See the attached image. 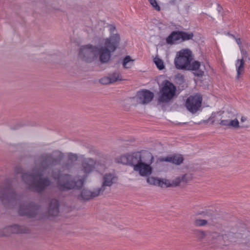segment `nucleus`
Segmentation results:
<instances>
[{
    "mask_svg": "<svg viewBox=\"0 0 250 250\" xmlns=\"http://www.w3.org/2000/svg\"><path fill=\"white\" fill-rule=\"evenodd\" d=\"M181 40L180 38V31H175L171 32V33L167 38L166 42L167 44H172L176 41Z\"/></svg>",
    "mask_w": 250,
    "mask_h": 250,
    "instance_id": "nucleus-19",
    "label": "nucleus"
},
{
    "mask_svg": "<svg viewBox=\"0 0 250 250\" xmlns=\"http://www.w3.org/2000/svg\"><path fill=\"white\" fill-rule=\"evenodd\" d=\"M152 7L157 11H159L161 10L160 6L158 4L156 0H148Z\"/></svg>",
    "mask_w": 250,
    "mask_h": 250,
    "instance_id": "nucleus-31",
    "label": "nucleus"
},
{
    "mask_svg": "<svg viewBox=\"0 0 250 250\" xmlns=\"http://www.w3.org/2000/svg\"><path fill=\"white\" fill-rule=\"evenodd\" d=\"M101 194L98 188L90 190L87 189H83L81 192V197L84 200H89Z\"/></svg>",
    "mask_w": 250,
    "mask_h": 250,
    "instance_id": "nucleus-17",
    "label": "nucleus"
},
{
    "mask_svg": "<svg viewBox=\"0 0 250 250\" xmlns=\"http://www.w3.org/2000/svg\"><path fill=\"white\" fill-rule=\"evenodd\" d=\"M118 180L117 177L113 173L104 174L102 178L101 187L98 188L101 193H103L107 187H111Z\"/></svg>",
    "mask_w": 250,
    "mask_h": 250,
    "instance_id": "nucleus-13",
    "label": "nucleus"
},
{
    "mask_svg": "<svg viewBox=\"0 0 250 250\" xmlns=\"http://www.w3.org/2000/svg\"><path fill=\"white\" fill-rule=\"evenodd\" d=\"M177 78L180 80L181 83H183L184 82V78L183 75L178 76Z\"/></svg>",
    "mask_w": 250,
    "mask_h": 250,
    "instance_id": "nucleus-39",
    "label": "nucleus"
},
{
    "mask_svg": "<svg viewBox=\"0 0 250 250\" xmlns=\"http://www.w3.org/2000/svg\"><path fill=\"white\" fill-rule=\"evenodd\" d=\"M115 29H116V28L115 26L111 25L109 30H110V32L111 35H113V34H114V31L115 30Z\"/></svg>",
    "mask_w": 250,
    "mask_h": 250,
    "instance_id": "nucleus-38",
    "label": "nucleus"
},
{
    "mask_svg": "<svg viewBox=\"0 0 250 250\" xmlns=\"http://www.w3.org/2000/svg\"><path fill=\"white\" fill-rule=\"evenodd\" d=\"M241 53L243 56L242 59L246 58L247 57L248 53L246 51L242 50H241Z\"/></svg>",
    "mask_w": 250,
    "mask_h": 250,
    "instance_id": "nucleus-36",
    "label": "nucleus"
},
{
    "mask_svg": "<svg viewBox=\"0 0 250 250\" xmlns=\"http://www.w3.org/2000/svg\"><path fill=\"white\" fill-rule=\"evenodd\" d=\"M154 62L159 70H163L165 68L163 61L158 57H155L153 60Z\"/></svg>",
    "mask_w": 250,
    "mask_h": 250,
    "instance_id": "nucleus-24",
    "label": "nucleus"
},
{
    "mask_svg": "<svg viewBox=\"0 0 250 250\" xmlns=\"http://www.w3.org/2000/svg\"><path fill=\"white\" fill-rule=\"evenodd\" d=\"M59 213V202L57 199L50 200L48 208L49 215L52 216H57Z\"/></svg>",
    "mask_w": 250,
    "mask_h": 250,
    "instance_id": "nucleus-18",
    "label": "nucleus"
},
{
    "mask_svg": "<svg viewBox=\"0 0 250 250\" xmlns=\"http://www.w3.org/2000/svg\"><path fill=\"white\" fill-rule=\"evenodd\" d=\"M96 161L91 158H83L81 161L82 170L85 174L91 173L95 168Z\"/></svg>",
    "mask_w": 250,
    "mask_h": 250,
    "instance_id": "nucleus-15",
    "label": "nucleus"
},
{
    "mask_svg": "<svg viewBox=\"0 0 250 250\" xmlns=\"http://www.w3.org/2000/svg\"><path fill=\"white\" fill-rule=\"evenodd\" d=\"M173 187H176L180 185V183H183L181 176L176 177L174 180H172Z\"/></svg>",
    "mask_w": 250,
    "mask_h": 250,
    "instance_id": "nucleus-33",
    "label": "nucleus"
},
{
    "mask_svg": "<svg viewBox=\"0 0 250 250\" xmlns=\"http://www.w3.org/2000/svg\"><path fill=\"white\" fill-rule=\"evenodd\" d=\"M236 41L238 44L240 45L241 44V42L240 39H236Z\"/></svg>",
    "mask_w": 250,
    "mask_h": 250,
    "instance_id": "nucleus-41",
    "label": "nucleus"
},
{
    "mask_svg": "<svg viewBox=\"0 0 250 250\" xmlns=\"http://www.w3.org/2000/svg\"><path fill=\"white\" fill-rule=\"evenodd\" d=\"M79 56L84 61L90 62L95 59L100 60V49L98 46L90 44L82 46L79 50Z\"/></svg>",
    "mask_w": 250,
    "mask_h": 250,
    "instance_id": "nucleus-6",
    "label": "nucleus"
},
{
    "mask_svg": "<svg viewBox=\"0 0 250 250\" xmlns=\"http://www.w3.org/2000/svg\"><path fill=\"white\" fill-rule=\"evenodd\" d=\"M63 157V154L57 150L50 153H43L36 160L35 167L31 173H23L20 167H16L15 171L17 174H21L22 181L30 189L41 192L51 183L48 177H42L44 171L60 164Z\"/></svg>",
    "mask_w": 250,
    "mask_h": 250,
    "instance_id": "nucleus-1",
    "label": "nucleus"
},
{
    "mask_svg": "<svg viewBox=\"0 0 250 250\" xmlns=\"http://www.w3.org/2000/svg\"><path fill=\"white\" fill-rule=\"evenodd\" d=\"M196 76L198 77H201L204 74V72L203 71H198L197 72L194 73Z\"/></svg>",
    "mask_w": 250,
    "mask_h": 250,
    "instance_id": "nucleus-37",
    "label": "nucleus"
},
{
    "mask_svg": "<svg viewBox=\"0 0 250 250\" xmlns=\"http://www.w3.org/2000/svg\"><path fill=\"white\" fill-rule=\"evenodd\" d=\"M200 214L206 218L209 225H215L218 223L217 214L214 210L207 209L203 211Z\"/></svg>",
    "mask_w": 250,
    "mask_h": 250,
    "instance_id": "nucleus-16",
    "label": "nucleus"
},
{
    "mask_svg": "<svg viewBox=\"0 0 250 250\" xmlns=\"http://www.w3.org/2000/svg\"><path fill=\"white\" fill-rule=\"evenodd\" d=\"M29 228L24 225H13L8 226L0 230V237L8 235L10 233H28Z\"/></svg>",
    "mask_w": 250,
    "mask_h": 250,
    "instance_id": "nucleus-11",
    "label": "nucleus"
},
{
    "mask_svg": "<svg viewBox=\"0 0 250 250\" xmlns=\"http://www.w3.org/2000/svg\"><path fill=\"white\" fill-rule=\"evenodd\" d=\"M202 98L200 95L190 96L186 100L185 106L187 109L192 113H195L200 108Z\"/></svg>",
    "mask_w": 250,
    "mask_h": 250,
    "instance_id": "nucleus-10",
    "label": "nucleus"
},
{
    "mask_svg": "<svg viewBox=\"0 0 250 250\" xmlns=\"http://www.w3.org/2000/svg\"><path fill=\"white\" fill-rule=\"evenodd\" d=\"M246 120V118L245 117L242 116L241 118V122H245Z\"/></svg>",
    "mask_w": 250,
    "mask_h": 250,
    "instance_id": "nucleus-42",
    "label": "nucleus"
},
{
    "mask_svg": "<svg viewBox=\"0 0 250 250\" xmlns=\"http://www.w3.org/2000/svg\"><path fill=\"white\" fill-rule=\"evenodd\" d=\"M229 121L228 120H222L220 122V125L225 126H229Z\"/></svg>",
    "mask_w": 250,
    "mask_h": 250,
    "instance_id": "nucleus-35",
    "label": "nucleus"
},
{
    "mask_svg": "<svg viewBox=\"0 0 250 250\" xmlns=\"http://www.w3.org/2000/svg\"><path fill=\"white\" fill-rule=\"evenodd\" d=\"M164 161L171 162L174 164L179 165L183 162L184 159L181 155H174L167 157L163 159Z\"/></svg>",
    "mask_w": 250,
    "mask_h": 250,
    "instance_id": "nucleus-20",
    "label": "nucleus"
},
{
    "mask_svg": "<svg viewBox=\"0 0 250 250\" xmlns=\"http://www.w3.org/2000/svg\"><path fill=\"white\" fill-rule=\"evenodd\" d=\"M193 59L192 52L188 49H183L177 54L174 60L175 67L178 69H186Z\"/></svg>",
    "mask_w": 250,
    "mask_h": 250,
    "instance_id": "nucleus-8",
    "label": "nucleus"
},
{
    "mask_svg": "<svg viewBox=\"0 0 250 250\" xmlns=\"http://www.w3.org/2000/svg\"><path fill=\"white\" fill-rule=\"evenodd\" d=\"M194 224L197 227H201L209 225V222L206 219H196L194 221Z\"/></svg>",
    "mask_w": 250,
    "mask_h": 250,
    "instance_id": "nucleus-25",
    "label": "nucleus"
},
{
    "mask_svg": "<svg viewBox=\"0 0 250 250\" xmlns=\"http://www.w3.org/2000/svg\"><path fill=\"white\" fill-rule=\"evenodd\" d=\"M132 61H133V60H131V57L129 56H126L124 58V61H123V65L124 67L125 68H130L131 66L129 65H128V64L130 62H132Z\"/></svg>",
    "mask_w": 250,
    "mask_h": 250,
    "instance_id": "nucleus-28",
    "label": "nucleus"
},
{
    "mask_svg": "<svg viewBox=\"0 0 250 250\" xmlns=\"http://www.w3.org/2000/svg\"><path fill=\"white\" fill-rule=\"evenodd\" d=\"M176 87L168 81L163 83L162 88L161 95L159 96L158 101L161 103L168 102L174 96L176 92Z\"/></svg>",
    "mask_w": 250,
    "mask_h": 250,
    "instance_id": "nucleus-9",
    "label": "nucleus"
},
{
    "mask_svg": "<svg viewBox=\"0 0 250 250\" xmlns=\"http://www.w3.org/2000/svg\"><path fill=\"white\" fill-rule=\"evenodd\" d=\"M181 177L183 183H187L192 179L191 175L188 174H184Z\"/></svg>",
    "mask_w": 250,
    "mask_h": 250,
    "instance_id": "nucleus-30",
    "label": "nucleus"
},
{
    "mask_svg": "<svg viewBox=\"0 0 250 250\" xmlns=\"http://www.w3.org/2000/svg\"><path fill=\"white\" fill-rule=\"evenodd\" d=\"M18 200V196L9 186H0V200L5 206H14Z\"/></svg>",
    "mask_w": 250,
    "mask_h": 250,
    "instance_id": "nucleus-7",
    "label": "nucleus"
},
{
    "mask_svg": "<svg viewBox=\"0 0 250 250\" xmlns=\"http://www.w3.org/2000/svg\"><path fill=\"white\" fill-rule=\"evenodd\" d=\"M218 113H213L211 114V116H210V118H211V119L214 118H215V116H216V114H218Z\"/></svg>",
    "mask_w": 250,
    "mask_h": 250,
    "instance_id": "nucleus-40",
    "label": "nucleus"
},
{
    "mask_svg": "<svg viewBox=\"0 0 250 250\" xmlns=\"http://www.w3.org/2000/svg\"><path fill=\"white\" fill-rule=\"evenodd\" d=\"M153 162V155L147 151L125 154L118 159V163L132 167L134 170L141 176L148 177L146 181L148 184L159 186L161 185L160 179L149 176L153 172L151 165Z\"/></svg>",
    "mask_w": 250,
    "mask_h": 250,
    "instance_id": "nucleus-2",
    "label": "nucleus"
},
{
    "mask_svg": "<svg viewBox=\"0 0 250 250\" xmlns=\"http://www.w3.org/2000/svg\"><path fill=\"white\" fill-rule=\"evenodd\" d=\"M122 76L119 70H117L109 73L108 76L104 77L99 80V82L102 84H108L118 81H122Z\"/></svg>",
    "mask_w": 250,
    "mask_h": 250,
    "instance_id": "nucleus-14",
    "label": "nucleus"
},
{
    "mask_svg": "<svg viewBox=\"0 0 250 250\" xmlns=\"http://www.w3.org/2000/svg\"><path fill=\"white\" fill-rule=\"evenodd\" d=\"M51 176L54 179H58L57 187L62 191L80 189L83 186L84 179L86 177V175H84L83 179H78L76 177H73L70 174H61L60 171L57 169L51 171Z\"/></svg>",
    "mask_w": 250,
    "mask_h": 250,
    "instance_id": "nucleus-3",
    "label": "nucleus"
},
{
    "mask_svg": "<svg viewBox=\"0 0 250 250\" xmlns=\"http://www.w3.org/2000/svg\"><path fill=\"white\" fill-rule=\"evenodd\" d=\"M229 126L235 127L238 128L239 127V122L237 119L234 120H232L229 121Z\"/></svg>",
    "mask_w": 250,
    "mask_h": 250,
    "instance_id": "nucleus-32",
    "label": "nucleus"
},
{
    "mask_svg": "<svg viewBox=\"0 0 250 250\" xmlns=\"http://www.w3.org/2000/svg\"><path fill=\"white\" fill-rule=\"evenodd\" d=\"M194 35L191 32H185L180 31V38L182 41H186L192 39Z\"/></svg>",
    "mask_w": 250,
    "mask_h": 250,
    "instance_id": "nucleus-23",
    "label": "nucleus"
},
{
    "mask_svg": "<svg viewBox=\"0 0 250 250\" xmlns=\"http://www.w3.org/2000/svg\"><path fill=\"white\" fill-rule=\"evenodd\" d=\"M154 97V94L153 92L148 90L144 89L139 91L137 93L135 97L136 102L139 104H146L150 102Z\"/></svg>",
    "mask_w": 250,
    "mask_h": 250,
    "instance_id": "nucleus-12",
    "label": "nucleus"
},
{
    "mask_svg": "<svg viewBox=\"0 0 250 250\" xmlns=\"http://www.w3.org/2000/svg\"><path fill=\"white\" fill-rule=\"evenodd\" d=\"M212 237L213 238H216L218 240H221L223 239V236L219 233L216 232H213L212 234Z\"/></svg>",
    "mask_w": 250,
    "mask_h": 250,
    "instance_id": "nucleus-34",
    "label": "nucleus"
},
{
    "mask_svg": "<svg viewBox=\"0 0 250 250\" xmlns=\"http://www.w3.org/2000/svg\"><path fill=\"white\" fill-rule=\"evenodd\" d=\"M20 215L26 216L28 218L42 219L43 215L41 207L34 202L27 205H21L19 210Z\"/></svg>",
    "mask_w": 250,
    "mask_h": 250,
    "instance_id": "nucleus-5",
    "label": "nucleus"
},
{
    "mask_svg": "<svg viewBox=\"0 0 250 250\" xmlns=\"http://www.w3.org/2000/svg\"><path fill=\"white\" fill-rule=\"evenodd\" d=\"M160 184L161 185H159V187L162 188L164 185H165L167 187H173L172 181H170L169 180L163 179H160Z\"/></svg>",
    "mask_w": 250,
    "mask_h": 250,
    "instance_id": "nucleus-27",
    "label": "nucleus"
},
{
    "mask_svg": "<svg viewBox=\"0 0 250 250\" xmlns=\"http://www.w3.org/2000/svg\"><path fill=\"white\" fill-rule=\"evenodd\" d=\"M196 236L200 240L203 239L206 236L205 232L202 230H196L195 231Z\"/></svg>",
    "mask_w": 250,
    "mask_h": 250,
    "instance_id": "nucleus-29",
    "label": "nucleus"
},
{
    "mask_svg": "<svg viewBox=\"0 0 250 250\" xmlns=\"http://www.w3.org/2000/svg\"><path fill=\"white\" fill-rule=\"evenodd\" d=\"M121 41L119 34H113L109 37L104 39V46L99 47L100 56V62L102 63H107L114 52L118 47Z\"/></svg>",
    "mask_w": 250,
    "mask_h": 250,
    "instance_id": "nucleus-4",
    "label": "nucleus"
},
{
    "mask_svg": "<svg viewBox=\"0 0 250 250\" xmlns=\"http://www.w3.org/2000/svg\"><path fill=\"white\" fill-rule=\"evenodd\" d=\"M201 65L200 62L198 61H194L191 63H190L188 67V69L192 70H198Z\"/></svg>",
    "mask_w": 250,
    "mask_h": 250,
    "instance_id": "nucleus-26",
    "label": "nucleus"
},
{
    "mask_svg": "<svg viewBox=\"0 0 250 250\" xmlns=\"http://www.w3.org/2000/svg\"><path fill=\"white\" fill-rule=\"evenodd\" d=\"M245 62L243 59H238L236 63V67L237 70V78L238 79L239 76L244 71Z\"/></svg>",
    "mask_w": 250,
    "mask_h": 250,
    "instance_id": "nucleus-22",
    "label": "nucleus"
},
{
    "mask_svg": "<svg viewBox=\"0 0 250 250\" xmlns=\"http://www.w3.org/2000/svg\"><path fill=\"white\" fill-rule=\"evenodd\" d=\"M78 160V156L75 154L70 153L68 156L66 164L63 166L66 169H69Z\"/></svg>",
    "mask_w": 250,
    "mask_h": 250,
    "instance_id": "nucleus-21",
    "label": "nucleus"
}]
</instances>
